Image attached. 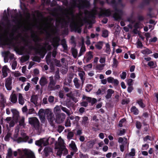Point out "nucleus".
Listing matches in <instances>:
<instances>
[{
	"instance_id": "nucleus-1",
	"label": "nucleus",
	"mask_w": 158,
	"mask_h": 158,
	"mask_svg": "<svg viewBox=\"0 0 158 158\" xmlns=\"http://www.w3.org/2000/svg\"><path fill=\"white\" fill-rule=\"evenodd\" d=\"M106 2L108 5L111 6L115 12L113 15V17L116 21H118L121 19V15L123 14V11L121 10L118 8V3L116 0H106Z\"/></svg>"
},
{
	"instance_id": "nucleus-2",
	"label": "nucleus",
	"mask_w": 158,
	"mask_h": 158,
	"mask_svg": "<svg viewBox=\"0 0 158 158\" xmlns=\"http://www.w3.org/2000/svg\"><path fill=\"white\" fill-rule=\"evenodd\" d=\"M55 148L58 149L56 154L60 156H61L62 153L64 155L68 153V150L66 148L64 141L61 137L59 138L58 142L56 144Z\"/></svg>"
},
{
	"instance_id": "nucleus-3",
	"label": "nucleus",
	"mask_w": 158,
	"mask_h": 158,
	"mask_svg": "<svg viewBox=\"0 0 158 158\" xmlns=\"http://www.w3.org/2000/svg\"><path fill=\"white\" fill-rule=\"evenodd\" d=\"M18 153L19 155V158H35L33 152L28 149H18L17 151L14 152V156H16Z\"/></svg>"
},
{
	"instance_id": "nucleus-4",
	"label": "nucleus",
	"mask_w": 158,
	"mask_h": 158,
	"mask_svg": "<svg viewBox=\"0 0 158 158\" xmlns=\"http://www.w3.org/2000/svg\"><path fill=\"white\" fill-rule=\"evenodd\" d=\"M29 123L33 126L37 130L40 129L38 119L36 117L30 118H29Z\"/></svg>"
},
{
	"instance_id": "nucleus-5",
	"label": "nucleus",
	"mask_w": 158,
	"mask_h": 158,
	"mask_svg": "<svg viewBox=\"0 0 158 158\" xmlns=\"http://www.w3.org/2000/svg\"><path fill=\"white\" fill-rule=\"evenodd\" d=\"M14 34H12L10 35V40L8 43H7L6 41L4 42L3 43V45H11L13 47L15 48V50L16 51L17 50L18 51H19V50L18 47L15 46V44L13 40H17L18 39L17 37H14Z\"/></svg>"
},
{
	"instance_id": "nucleus-6",
	"label": "nucleus",
	"mask_w": 158,
	"mask_h": 158,
	"mask_svg": "<svg viewBox=\"0 0 158 158\" xmlns=\"http://www.w3.org/2000/svg\"><path fill=\"white\" fill-rule=\"evenodd\" d=\"M79 2L77 7L79 9H83L85 8H88L90 6V3L88 0H79Z\"/></svg>"
},
{
	"instance_id": "nucleus-7",
	"label": "nucleus",
	"mask_w": 158,
	"mask_h": 158,
	"mask_svg": "<svg viewBox=\"0 0 158 158\" xmlns=\"http://www.w3.org/2000/svg\"><path fill=\"white\" fill-rule=\"evenodd\" d=\"M35 144L39 146H46L49 144L48 139V138H43L38 140H37L35 142Z\"/></svg>"
},
{
	"instance_id": "nucleus-8",
	"label": "nucleus",
	"mask_w": 158,
	"mask_h": 158,
	"mask_svg": "<svg viewBox=\"0 0 158 158\" xmlns=\"http://www.w3.org/2000/svg\"><path fill=\"white\" fill-rule=\"evenodd\" d=\"M48 110H49V109H48L46 110L41 109L39 110L38 114L40 120L42 122L44 121L45 116L46 115H47L48 114L46 111Z\"/></svg>"
},
{
	"instance_id": "nucleus-9",
	"label": "nucleus",
	"mask_w": 158,
	"mask_h": 158,
	"mask_svg": "<svg viewBox=\"0 0 158 158\" xmlns=\"http://www.w3.org/2000/svg\"><path fill=\"white\" fill-rule=\"evenodd\" d=\"M60 39L58 37H55L52 38L50 40V42L52 43V44L55 49H56L60 45L59 42Z\"/></svg>"
},
{
	"instance_id": "nucleus-10",
	"label": "nucleus",
	"mask_w": 158,
	"mask_h": 158,
	"mask_svg": "<svg viewBox=\"0 0 158 158\" xmlns=\"http://www.w3.org/2000/svg\"><path fill=\"white\" fill-rule=\"evenodd\" d=\"M12 80L11 78L10 77L6 79L5 85L8 90H10L12 89Z\"/></svg>"
},
{
	"instance_id": "nucleus-11",
	"label": "nucleus",
	"mask_w": 158,
	"mask_h": 158,
	"mask_svg": "<svg viewBox=\"0 0 158 158\" xmlns=\"http://www.w3.org/2000/svg\"><path fill=\"white\" fill-rule=\"evenodd\" d=\"M31 37L33 39V41L35 43L36 46H40L39 42L41 40V39L35 33H34L31 34Z\"/></svg>"
},
{
	"instance_id": "nucleus-12",
	"label": "nucleus",
	"mask_w": 158,
	"mask_h": 158,
	"mask_svg": "<svg viewBox=\"0 0 158 158\" xmlns=\"http://www.w3.org/2000/svg\"><path fill=\"white\" fill-rule=\"evenodd\" d=\"M70 27L72 30L77 31L78 33L81 32V29L77 27V25L75 23H71L70 25Z\"/></svg>"
},
{
	"instance_id": "nucleus-13",
	"label": "nucleus",
	"mask_w": 158,
	"mask_h": 158,
	"mask_svg": "<svg viewBox=\"0 0 158 158\" xmlns=\"http://www.w3.org/2000/svg\"><path fill=\"white\" fill-rule=\"evenodd\" d=\"M48 114L47 116L48 121L52 122L54 120V117L53 114L50 109L46 111Z\"/></svg>"
},
{
	"instance_id": "nucleus-14",
	"label": "nucleus",
	"mask_w": 158,
	"mask_h": 158,
	"mask_svg": "<svg viewBox=\"0 0 158 158\" xmlns=\"http://www.w3.org/2000/svg\"><path fill=\"white\" fill-rule=\"evenodd\" d=\"M56 119L59 123L62 122L65 118V115L64 113H60L56 115Z\"/></svg>"
},
{
	"instance_id": "nucleus-15",
	"label": "nucleus",
	"mask_w": 158,
	"mask_h": 158,
	"mask_svg": "<svg viewBox=\"0 0 158 158\" xmlns=\"http://www.w3.org/2000/svg\"><path fill=\"white\" fill-rule=\"evenodd\" d=\"M93 52L91 51H89L86 54V56L84 57V59L86 60L87 63L89 62L90 60L93 58Z\"/></svg>"
},
{
	"instance_id": "nucleus-16",
	"label": "nucleus",
	"mask_w": 158,
	"mask_h": 158,
	"mask_svg": "<svg viewBox=\"0 0 158 158\" xmlns=\"http://www.w3.org/2000/svg\"><path fill=\"white\" fill-rule=\"evenodd\" d=\"M107 81L108 83H112L115 86L117 85L119 83V81L117 79L111 77L107 78Z\"/></svg>"
},
{
	"instance_id": "nucleus-17",
	"label": "nucleus",
	"mask_w": 158,
	"mask_h": 158,
	"mask_svg": "<svg viewBox=\"0 0 158 158\" xmlns=\"http://www.w3.org/2000/svg\"><path fill=\"white\" fill-rule=\"evenodd\" d=\"M23 41L25 42V46L27 47L30 50H32L33 49H35L36 48L34 46L32 45H31L30 44H31V42L30 41H29L26 40L22 39Z\"/></svg>"
},
{
	"instance_id": "nucleus-18",
	"label": "nucleus",
	"mask_w": 158,
	"mask_h": 158,
	"mask_svg": "<svg viewBox=\"0 0 158 158\" xmlns=\"http://www.w3.org/2000/svg\"><path fill=\"white\" fill-rule=\"evenodd\" d=\"M48 83L47 78L44 76H42L39 81V83L42 87L46 85Z\"/></svg>"
},
{
	"instance_id": "nucleus-19",
	"label": "nucleus",
	"mask_w": 158,
	"mask_h": 158,
	"mask_svg": "<svg viewBox=\"0 0 158 158\" xmlns=\"http://www.w3.org/2000/svg\"><path fill=\"white\" fill-rule=\"evenodd\" d=\"M50 81L48 86V88L50 90H54L55 83L53 80L52 77H50Z\"/></svg>"
},
{
	"instance_id": "nucleus-20",
	"label": "nucleus",
	"mask_w": 158,
	"mask_h": 158,
	"mask_svg": "<svg viewBox=\"0 0 158 158\" xmlns=\"http://www.w3.org/2000/svg\"><path fill=\"white\" fill-rule=\"evenodd\" d=\"M73 82L76 88L79 89L80 88H81L82 87L83 84H81L79 80L77 78H75L73 80Z\"/></svg>"
},
{
	"instance_id": "nucleus-21",
	"label": "nucleus",
	"mask_w": 158,
	"mask_h": 158,
	"mask_svg": "<svg viewBox=\"0 0 158 158\" xmlns=\"http://www.w3.org/2000/svg\"><path fill=\"white\" fill-rule=\"evenodd\" d=\"M62 110L61 105H56L54 108L53 112L56 115L60 113Z\"/></svg>"
},
{
	"instance_id": "nucleus-22",
	"label": "nucleus",
	"mask_w": 158,
	"mask_h": 158,
	"mask_svg": "<svg viewBox=\"0 0 158 158\" xmlns=\"http://www.w3.org/2000/svg\"><path fill=\"white\" fill-rule=\"evenodd\" d=\"M82 98L87 101L88 102L91 103L92 104H94L97 102V100L96 99L87 97L85 96H83Z\"/></svg>"
},
{
	"instance_id": "nucleus-23",
	"label": "nucleus",
	"mask_w": 158,
	"mask_h": 158,
	"mask_svg": "<svg viewBox=\"0 0 158 158\" xmlns=\"http://www.w3.org/2000/svg\"><path fill=\"white\" fill-rule=\"evenodd\" d=\"M107 94L105 97L106 99H108L111 97L112 94L114 93V91L111 89H109L107 90Z\"/></svg>"
},
{
	"instance_id": "nucleus-24",
	"label": "nucleus",
	"mask_w": 158,
	"mask_h": 158,
	"mask_svg": "<svg viewBox=\"0 0 158 158\" xmlns=\"http://www.w3.org/2000/svg\"><path fill=\"white\" fill-rule=\"evenodd\" d=\"M69 146L74 152H76L77 151V149L75 143L73 141H71V143L69 145Z\"/></svg>"
},
{
	"instance_id": "nucleus-25",
	"label": "nucleus",
	"mask_w": 158,
	"mask_h": 158,
	"mask_svg": "<svg viewBox=\"0 0 158 158\" xmlns=\"http://www.w3.org/2000/svg\"><path fill=\"white\" fill-rule=\"evenodd\" d=\"M85 51V48L84 45V43L83 40L82 41V46L81 47L79 53L78 54V56H80L83 54L84 52Z\"/></svg>"
},
{
	"instance_id": "nucleus-26",
	"label": "nucleus",
	"mask_w": 158,
	"mask_h": 158,
	"mask_svg": "<svg viewBox=\"0 0 158 158\" xmlns=\"http://www.w3.org/2000/svg\"><path fill=\"white\" fill-rule=\"evenodd\" d=\"M85 73L83 71H80L78 73V75L80 77L82 84H83L85 80Z\"/></svg>"
},
{
	"instance_id": "nucleus-27",
	"label": "nucleus",
	"mask_w": 158,
	"mask_h": 158,
	"mask_svg": "<svg viewBox=\"0 0 158 158\" xmlns=\"http://www.w3.org/2000/svg\"><path fill=\"white\" fill-rule=\"evenodd\" d=\"M131 111L134 114L136 115L138 114L139 112L138 109L134 106L131 107Z\"/></svg>"
},
{
	"instance_id": "nucleus-28",
	"label": "nucleus",
	"mask_w": 158,
	"mask_h": 158,
	"mask_svg": "<svg viewBox=\"0 0 158 158\" xmlns=\"http://www.w3.org/2000/svg\"><path fill=\"white\" fill-rule=\"evenodd\" d=\"M136 102L138 104L140 107L142 108H143L145 107V104L143 103V101L142 99L140 98L137 100Z\"/></svg>"
},
{
	"instance_id": "nucleus-29",
	"label": "nucleus",
	"mask_w": 158,
	"mask_h": 158,
	"mask_svg": "<svg viewBox=\"0 0 158 158\" xmlns=\"http://www.w3.org/2000/svg\"><path fill=\"white\" fill-rule=\"evenodd\" d=\"M111 14V11L110 9L106 10L105 11L102 13V15L108 17Z\"/></svg>"
},
{
	"instance_id": "nucleus-30",
	"label": "nucleus",
	"mask_w": 158,
	"mask_h": 158,
	"mask_svg": "<svg viewBox=\"0 0 158 158\" xmlns=\"http://www.w3.org/2000/svg\"><path fill=\"white\" fill-rule=\"evenodd\" d=\"M61 45L64 51H67L68 50V46L65 39H63L62 40Z\"/></svg>"
},
{
	"instance_id": "nucleus-31",
	"label": "nucleus",
	"mask_w": 158,
	"mask_h": 158,
	"mask_svg": "<svg viewBox=\"0 0 158 158\" xmlns=\"http://www.w3.org/2000/svg\"><path fill=\"white\" fill-rule=\"evenodd\" d=\"M61 60L63 65V67L66 69H68V63L67 61L65 60V59L64 58H63L61 59Z\"/></svg>"
},
{
	"instance_id": "nucleus-32",
	"label": "nucleus",
	"mask_w": 158,
	"mask_h": 158,
	"mask_svg": "<svg viewBox=\"0 0 158 158\" xmlns=\"http://www.w3.org/2000/svg\"><path fill=\"white\" fill-rule=\"evenodd\" d=\"M19 103L22 105L24 103V99L21 94H19Z\"/></svg>"
},
{
	"instance_id": "nucleus-33",
	"label": "nucleus",
	"mask_w": 158,
	"mask_h": 158,
	"mask_svg": "<svg viewBox=\"0 0 158 158\" xmlns=\"http://www.w3.org/2000/svg\"><path fill=\"white\" fill-rule=\"evenodd\" d=\"M103 41H99L95 44V47L98 49L101 50L102 48L103 45Z\"/></svg>"
},
{
	"instance_id": "nucleus-34",
	"label": "nucleus",
	"mask_w": 158,
	"mask_h": 158,
	"mask_svg": "<svg viewBox=\"0 0 158 158\" xmlns=\"http://www.w3.org/2000/svg\"><path fill=\"white\" fill-rule=\"evenodd\" d=\"M10 101L13 103H15L17 102V97L15 94H12L10 96Z\"/></svg>"
},
{
	"instance_id": "nucleus-35",
	"label": "nucleus",
	"mask_w": 158,
	"mask_h": 158,
	"mask_svg": "<svg viewBox=\"0 0 158 158\" xmlns=\"http://www.w3.org/2000/svg\"><path fill=\"white\" fill-rule=\"evenodd\" d=\"M38 98L36 95H33L31 96V102H33L35 105H36L37 104V101Z\"/></svg>"
},
{
	"instance_id": "nucleus-36",
	"label": "nucleus",
	"mask_w": 158,
	"mask_h": 158,
	"mask_svg": "<svg viewBox=\"0 0 158 158\" xmlns=\"http://www.w3.org/2000/svg\"><path fill=\"white\" fill-rule=\"evenodd\" d=\"M17 137L18 134L17 133L14 135V137L15 139H15L14 140L16 141L18 143L24 141V140L23 138L21 137H19L17 138Z\"/></svg>"
},
{
	"instance_id": "nucleus-37",
	"label": "nucleus",
	"mask_w": 158,
	"mask_h": 158,
	"mask_svg": "<svg viewBox=\"0 0 158 158\" xmlns=\"http://www.w3.org/2000/svg\"><path fill=\"white\" fill-rule=\"evenodd\" d=\"M148 65L151 68L153 69L156 66V62L150 61L148 63Z\"/></svg>"
},
{
	"instance_id": "nucleus-38",
	"label": "nucleus",
	"mask_w": 158,
	"mask_h": 158,
	"mask_svg": "<svg viewBox=\"0 0 158 158\" xmlns=\"http://www.w3.org/2000/svg\"><path fill=\"white\" fill-rule=\"evenodd\" d=\"M72 54L74 58H76L77 56V49L72 48L71 49Z\"/></svg>"
},
{
	"instance_id": "nucleus-39",
	"label": "nucleus",
	"mask_w": 158,
	"mask_h": 158,
	"mask_svg": "<svg viewBox=\"0 0 158 158\" xmlns=\"http://www.w3.org/2000/svg\"><path fill=\"white\" fill-rule=\"evenodd\" d=\"M29 56L28 55L23 56L21 58V61L23 63L25 62L29 59Z\"/></svg>"
},
{
	"instance_id": "nucleus-40",
	"label": "nucleus",
	"mask_w": 158,
	"mask_h": 158,
	"mask_svg": "<svg viewBox=\"0 0 158 158\" xmlns=\"http://www.w3.org/2000/svg\"><path fill=\"white\" fill-rule=\"evenodd\" d=\"M6 158H11L12 157V151L11 148H9L7 150Z\"/></svg>"
},
{
	"instance_id": "nucleus-41",
	"label": "nucleus",
	"mask_w": 158,
	"mask_h": 158,
	"mask_svg": "<svg viewBox=\"0 0 158 158\" xmlns=\"http://www.w3.org/2000/svg\"><path fill=\"white\" fill-rule=\"evenodd\" d=\"M141 53L144 55H148L152 53V52L148 48H146L145 49H144L141 51Z\"/></svg>"
},
{
	"instance_id": "nucleus-42",
	"label": "nucleus",
	"mask_w": 158,
	"mask_h": 158,
	"mask_svg": "<svg viewBox=\"0 0 158 158\" xmlns=\"http://www.w3.org/2000/svg\"><path fill=\"white\" fill-rule=\"evenodd\" d=\"M62 110L65 112L68 116H70L71 114L70 110L65 107H63L62 106Z\"/></svg>"
},
{
	"instance_id": "nucleus-43",
	"label": "nucleus",
	"mask_w": 158,
	"mask_h": 158,
	"mask_svg": "<svg viewBox=\"0 0 158 158\" xmlns=\"http://www.w3.org/2000/svg\"><path fill=\"white\" fill-rule=\"evenodd\" d=\"M118 64V61L115 58H114L113 59V64L112 67L114 68H116L117 67Z\"/></svg>"
},
{
	"instance_id": "nucleus-44",
	"label": "nucleus",
	"mask_w": 158,
	"mask_h": 158,
	"mask_svg": "<svg viewBox=\"0 0 158 158\" xmlns=\"http://www.w3.org/2000/svg\"><path fill=\"white\" fill-rule=\"evenodd\" d=\"M19 125L21 127H24L25 125L24 123V118L22 117L19 121Z\"/></svg>"
},
{
	"instance_id": "nucleus-45",
	"label": "nucleus",
	"mask_w": 158,
	"mask_h": 158,
	"mask_svg": "<svg viewBox=\"0 0 158 158\" xmlns=\"http://www.w3.org/2000/svg\"><path fill=\"white\" fill-rule=\"evenodd\" d=\"M93 88V86L91 84H88L86 86L85 90L89 92Z\"/></svg>"
},
{
	"instance_id": "nucleus-46",
	"label": "nucleus",
	"mask_w": 158,
	"mask_h": 158,
	"mask_svg": "<svg viewBox=\"0 0 158 158\" xmlns=\"http://www.w3.org/2000/svg\"><path fill=\"white\" fill-rule=\"evenodd\" d=\"M74 136V133L72 131H69L68 132L67 135V138L69 139L72 138Z\"/></svg>"
},
{
	"instance_id": "nucleus-47",
	"label": "nucleus",
	"mask_w": 158,
	"mask_h": 158,
	"mask_svg": "<svg viewBox=\"0 0 158 158\" xmlns=\"http://www.w3.org/2000/svg\"><path fill=\"white\" fill-rule=\"evenodd\" d=\"M88 120V118L87 117H83V120L81 122V124L85 126H86V124L87 123V121Z\"/></svg>"
},
{
	"instance_id": "nucleus-48",
	"label": "nucleus",
	"mask_w": 158,
	"mask_h": 158,
	"mask_svg": "<svg viewBox=\"0 0 158 158\" xmlns=\"http://www.w3.org/2000/svg\"><path fill=\"white\" fill-rule=\"evenodd\" d=\"M102 36L104 38L108 36V31L107 30H104L102 31Z\"/></svg>"
},
{
	"instance_id": "nucleus-49",
	"label": "nucleus",
	"mask_w": 158,
	"mask_h": 158,
	"mask_svg": "<svg viewBox=\"0 0 158 158\" xmlns=\"http://www.w3.org/2000/svg\"><path fill=\"white\" fill-rule=\"evenodd\" d=\"M32 60L34 61L40 62L41 59L40 57L35 56L33 58Z\"/></svg>"
},
{
	"instance_id": "nucleus-50",
	"label": "nucleus",
	"mask_w": 158,
	"mask_h": 158,
	"mask_svg": "<svg viewBox=\"0 0 158 158\" xmlns=\"http://www.w3.org/2000/svg\"><path fill=\"white\" fill-rule=\"evenodd\" d=\"M105 65V64H98L96 65V69H100L103 68Z\"/></svg>"
},
{
	"instance_id": "nucleus-51",
	"label": "nucleus",
	"mask_w": 158,
	"mask_h": 158,
	"mask_svg": "<svg viewBox=\"0 0 158 158\" xmlns=\"http://www.w3.org/2000/svg\"><path fill=\"white\" fill-rule=\"evenodd\" d=\"M137 47L138 48H141L143 46L141 42L140 41L139 39L138 40L137 42Z\"/></svg>"
},
{
	"instance_id": "nucleus-52",
	"label": "nucleus",
	"mask_w": 158,
	"mask_h": 158,
	"mask_svg": "<svg viewBox=\"0 0 158 158\" xmlns=\"http://www.w3.org/2000/svg\"><path fill=\"white\" fill-rule=\"evenodd\" d=\"M125 121L126 119L124 118H123L121 119L119 122L118 126L120 127H122L123 126V124L125 122Z\"/></svg>"
},
{
	"instance_id": "nucleus-53",
	"label": "nucleus",
	"mask_w": 158,
	"mask_h": 158,
	"mask_svg": "<svg viewBox=\"0 0 158 158\" xmlns=\"http://www.w3.org/2000/svg\"><path fill=\"white\" fill-rule=\"evenodd\" d=\"M132 157L134 156L135 155V150L134 148H132L131 151L129 153H128Z\"/></svg>"
},
{
	"instance_id": "nucleus-54",
	"label": "nucleus",
	"mask_w": 158,
	"mask_h": 158,
	"mask_svg": "<svg viewBox=\"0 0 158 158\" xmlns=\"http://www.w3.org/2000/svg\"><path fill=\"white\" fill-rule=\"evenodd\" d=\"M126 75L127 73L126 72H123L120 76L122 79H124L126 78Z\"/></svg>"
},
{
	"instance_id": "nucleus-55",
	"label": "nucleus",
	"mask_w": 158,
	"mask_h": 158,
	"mask_svg": "<svg viewBox=\"0 0 158 158\" xmlns=\"http://www.w3.org/2000/svg\"><path fill=\"white\" fill-rule=\"evenodd\" d=\"M11 136V134L10 133H7L6 136L4 138V139L6 141H8L9 140V138Z\"/></svg>"
},
{
	"instance_id": "nucleus-56",
	"label": "nucleus",
	"mask_w": 158,
	"mask_h": 158,
	"mask_svg": "<svg viewBox=\"0 0 158 158\" xmlns=\"http://www.w3.org/2000/svg\"><path fill=\"white\" fill-rule=\"evenodd\" d=\"M48 139L49 144H52L55 142V139L53 138L49 137Z\"/></svg>"
},
{
	"instance_id": "nucleus-57",
	"label": "nucleus",
	"mask_w": 158,
	"mask_h": 158,
	"mask_svg": "<svg viewBox=\"0 0 158 158\" xmlns=\"http://www.w3.org/2000/svg\"><path fill=\"white\" fill-rule=\"evenodd\" d=\"M143 140L144 141H147L148 140L151 141L152 140V138L151 136L147 135L144 138Z\"/></svg>"
},
{
	"instance_id": "nucleus-58",
	"label": "nucleus",
	"mask_w": 158,
	"mask_h": 158,
	"mask_svg": "<svg viewBox=\"0 0 158 158\" xmlns=\"http://www.w3.org/2000/svg\"><path fill=\"white\" fill-rule=\"evenodd\" d=\"M55 64L56 66L58 67H60L61 66L60 61L56 59L55 60Z\"/></svg>"
},
{
	"instance_id": "nucleus-59",
	"label": "nucleus",
	"mask_w": 158,
	"mask_h": 158,
	"mask_svg": "<svg viewBox=\"0 0 158 158\" xmlns=\"http://www.w3.org/2000/svg\"><path fill=\"white\" fill-rule=\"evenodd\" d=\"M149 145L147 144H145L142 145V150H147L149 148Z\"/></svg>"
},
{
	"instance_id": "nucleus-60",
	"label": "nucleus",
	"mask_w": 158,
	"mask_h": 158,
	"mask_svg": "<svg viewBox=\"0 0 158 158\" xmlns=\"http://www.w3.org/2000/svg\"><path fill=\"white\" fill-rule=\"evenodd\" d=\"M39 78L37 77H35L33 78L32 80V81L34 82L35 84L37 83V82Z\"/></svg>"
},
{
	"instance_id": "nucleus-61",
	"label": "nucleus",
	"mask_w": 158,
	"mask_h": 158,
	"mask_svg": "<svg viewBox=\"0 0 158 158\" xmlns=\"http://www.w3.org/2000/svg\"><path fill=\"white\" fill-rule=\"evenodd\" d=\"M141 123L138 121H137L136 123V127L138 129H139L141 127Z\"/></svg>"
},
{
	"instance_id": "nucleus-62",
	"label": "nucleus",
	"mask_w": 158,
	"mask_h": 158,
	"mask_svg": "<svg viewBox=\"0 0 158 158\" xmlns=\"http://www.w3.org/2000/svg\"><path fill=\"white\" fill-rule=\"evenodd\" d=\"M51 52H49L48 53V54L46 55L45 59H48V60L51 59Z\"/></svg>"
},
{
	"instance_id": "nucleus-63",
	"label": "nucleus",
	"mask_w": 158,
	"mask_h": 158,
	"mask_svg": "<svg viewBox=\"0 0 158 158\" xmlns=\"http://www.w3.org/2000/svg\"><path fill=\"white\" fill-rule=\"evenodd\" d=\"M2 76L3 77H5L7 75L6 70H2Z\"/></svg>"
},
{
	"instance_id": "nucleus-64",
	"label": "nucleus",
	"mask_w": 158,
	"mask_h": 158,
	"mask_svg": "<svg viewBox=\"0 0 158 158\" xmlns=\"http://www.w3.org/2000/svg\"><path fill=\"white\" fill-rule=\"evenodd\" d=\"M48 101L50 103H52L54 101V97L52 96H50L48 98Z\"/></svg>"
}]
</instances>
